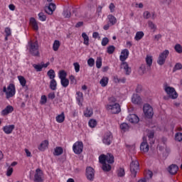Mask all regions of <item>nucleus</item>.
Instances as JSON below:
<instances>
[{
  "mask_svg": "<svg viewBox=\"0 0 182 182\" xmlns=\"http://www.w3.org/2000/svg\"><path fill=\"white\" fill-rule=\"evenodd\" d=\"M164 89L166 95H168V97H170V99L175 100L177 99V97H178V94L176 91V89H174V87H173L168 86L167 82H165L164 84Z\"/></svg>",
  "mask_w": 182,
  "mask_h": 182,
  "instance_id": "obj_1",
  "label": "nucleus"
},
{
  "mask_svg": "<svg viewBox=\"0 0 182 182\" xmlns=\"http://www.w3.org/2000/svg\"><path fill=\"white\" fill-rule=\"evenodd\" d=\"M99 161L101 164H106V161L109 164H113L114 163V156L112 154H107V155L101 154L99 156Z\"/></svg>",
  "mask_w": 182,
  "mask_h": 182,
  "instance_id": "obj_2",
  "label": "nucleus"
},
{
  "mask_svg": "<svg viewBox=\"0 0 182 182\" xmlns=\"http://www.w3.org/2000/svg\"><path fill=\"white\" fill-rule=\"evenodd\" d=\"M3 92L4 93H6V99H11V97H14V96H15V93L16 92L15 90V85L10 84V85H9L7 88L6 86H4L3 87Z\"/></svg>",
  "mask_w": 182,
  "mask_h": 182,
  "instance_id": "obj_3",
  "label": "nucleus"
},
{
  "mask_svg": "<svg viewBox=\"0 0 182 182\" xmlns=\"http://www.w3.org/2000/svg\"><path fill=\"white\" fill-rule=\"evenodd\" d=\"M28 50L31 55H32V56H39V46L38 45V41H36L33 43H32V41H30L28 43Z\"/></svg>",
  "mask_w": 182,
  "mask_h": 182,
  "instance_id": "obj_4",
  "label": "nucleus"
},
{
  "mask_svg": "<svg viewBox=\"0 0 182 182\" xmlns=\"http://www.w3.org/2000/svg\"><path fill=\"white\" fill-rule=\"evenodd\" d=\"M140 165L139 164L138 161H132L130 164V171L132 174V177L136 178L137 176V170H139Z\"/></svg>",
  "mask_w": 182,
  "mask_h": 182,
  "instance_id": "obj_5",
  "label": "nucleus"
},
{
  "mask_svg": "<svg viewBox=\"0 0 182 182\" xmlns=\"http://www.w3.org/2000/svg\"><path fill=\"white\" fill-rule=\"evenodd\" d=\"M143 112L144 113V115L147 117V119H151V117L154 116V112L153 111V107L149 104H145L144 105Z\"/></svg>",
  "mask_w": 182,
  "mask_h": 182,
  "instance_id": "obj_6",
  "label": "nucleus"
},
{
  "mask_svg": "<svg viewBox=\"0 0 182 182\" xmlns=\"http://www.w3.org/2000/svg\"><path fill=\"white\" fill-rule=\"evenodd\" d=\"M168 55H170V51H168V50H164L158 58V65H160V66H163V65L166 63V59H167V56H168Z\"/></svg>",
  "mask_w": 182,
  "mask_h": 182,
  "instance_id": "obj_7",
  "label": "nucleus"
},
{
  "mask_svg": "<svg viewBox=\"0 0 182 182\" xmlns=\"http://www.w3.org/2000/svg\"><path fill=\"white\" fill-rule=\"evenodd\" d=\"M107 109L108 110H111V113H112V114H117L122 111L119 103L108 105Z\"/></svg>",
  "mask_w": 182,
  "mask_h": 182,
  "instance_id": "obj_8",
  "label": "nucleus"
},
{
  "mask_svg": "<svg viewBox=\"0 0 182 182\" xmlns=\"http://www.w3.org/2000/svg\"><path fill=\"white\" fill-rule=\"evenodd\" d=\"M73 150L75 154H81V153L83 151V142H75L73 146Z\"/></svg>",
  "mask_w": 182,
  "mask_h": 182,
  "instance_id": "obj_9",
  "label": "nucleus"
},
{
  "mask_svg": "<svg viewBox=\"0 0 182 182\" xmlns=\"http://www.w3.org/2000/svg\"><path fill=\"white\" fill-rule=\"evenodd\" d=\"M112 141L113 134H112V132L105 133L102 139V143H104V144H106L107 146H110Z\"/></svg>",
  "mask_w": 182,
  "mask_h": 182,
  "instance_id": "obj_10",
  "label": "nucleus"
},
{
  "mask_svg": "<svg viewBox=\"0 0 182 182\" xmlns=\"http://www.w3.org/2000/svg\"><path fill=\"white\" fill-rule=\"evenodd\" d=\"M85 176L89 181H93L95 180V169L92 166L87 167Z\"/></svg>",
  "mask_w": 182,
  "mask_h": 182,
  "instance_id": "obj_11",
  "label": "nucleus"
},
{
  "mask_svg": "<svg viewBox=\"0 0 182 182\" xmlns=\"http://www.w3.org/2000/svg\"><path fill=\"white\" fill-rule=\"evenodd\" d=\"M34 182H43V171L41 168H37L34 174Z\"/></svg>",
  "mask_w": 182,
  "mask_h": 182,
  "instance_id": "obj_12",
  "label": "nucleus"
},
{
  "mask_svg": "<svg viewBox=\"0 0 182 182\" xmlns=\"http://www.w3.org/2000/svg\"><path fill=\"white\" fill-rule=\"evenodd\" d=\"M72 11L73 15H75V16H77V14H76V9H73V7H68L65 9L63 11V16L65 18H70L72 16Z\"/></svg>",
  "mask_w": 182,
  "mask_h": 182,
  "instance_id": "obj_13",
  "label": "nucleus"
},
{
  "mask_svg": "<svg viewBox=\"0 0 182 182\" xmlns=\"http://www.w3.org/2000/svg\"><path fill=\"white\" fill-rule=\"evenodd\" d=\"M120 69H124L125 72V75L127 76L132 73V68L129 66V63L127 62H122L120 65Z\"/></svg>",
  "mask_w": 182,
  "mask_h": 182,
  "instance_id": "obj_14",
  "label": "nucleus"
},
{
  "mask_svg": "<svg viewBox=\"0 0 182 182\" xmlns=\"http://www.w3.org/2000/svg\"><path fill=\"white\" fill-rule=\"evenodd\" d=\"M55 9H56V4L53 3H50L48 6L44 8L45 12L48 15H52Z\"/></svg>",
  "mask_w": 182,
  "mask_h": 182,
  "instance_id": "obj_15",
  "label": "nucleus"
},
{
  "mask_svg": "<svg viewBox=\"0 0 182 182\" xmlns=\"http://www.w3.org/2000/svg\"><path fill=\"white\" fill-rule=\"evenodd\" d=\"M129 52L127 49L122 50L119 56V60H121V62H126V60L129 58Z\"/></svg>",
  "mask_w": 182,
  "mask_h": 182,
  "instance_id": "obj_16",
  "label": "nucleus"
},
{
  "mask_svg": "<svg viewBox=\"0 0 182 182\" xmlns=\"http://www.w3.org/2000/svg\"><path fill=\"white\" fill-rule=\"evenodd\" d=\"M168 171L170 173L172 176H174V174H176L177 171H178V166L176 164H171L168 168Z\"/></svg>",
  "mask_w": 182,
  "mask_h": 182,
  "instance_id": "obj_17",
  "label": "nucleus"
},
{
  "mask_svg": "<svg viewBox=\"0 0 182 182\" xmlns=\"http://www.w3.org/2000/svg\"><path fill=\"white\" fill-rule=\"evenodd\" d=\"M15 129V125H6L3 127V132L6 133V134H11L12 132H14V129Z\"/></svg>",
  "mask_w": 182,
  "mask_h": 182,
  "instance_id": "obj_18",
  "label": "nucleus"
},
{
  "mask_svg": "<svg viewBox=\"0 0 182 182\" xmlns=\"http://www.w3.org/2000/svg\"><path fill=\"white\" fill-rule=\"evenodd\" d=\"M132 102L134 105H140L141 103V97L137 94H134L132 97Z\"/></svg>",
  "mask_w": 182,
  "mask_h": 182,
  "instance_id": "obj_19",
  "label": "nucleus"
},
{
  "mask_svg": "<svg viewBox=\"0 0 182 182\" xmlns=\"http://www.w3.org/2000/svg\"><path fill=\"white\" fill-rule=\"evenodd\" d=\"M12 112H14V107L8 105L4 109L1 111V115L7 116V114H9V113H12Z\"/></svg>",
  "mask_w": 182,
  "mask_h": 182,
  "instance_id": "obj_20",
  "label": "nucleus"
},
{
  "mask_svg": "<svg viewBox=\"0 0 182 182\" xmlns=\"http://www.w3.org/2000/svg\"><path fill=\"white\" fill-rule=\"evenodd\" d=\"M140 150L144 151V153H147L149 151V144H147V141L144 138V141L140 145Z\"/></svg>",
  "mask_w": 182,
  "mask_h": 182,
  "instance_id": "obj_21",
  "label": "nucleus"
},
{
  "mask_svg": "<svg viewBox=\"0 0 182 182\" xmlns=\"http://www.w3.org/2000/svg\"><path fill=\"white\" fill-rule=\"evenodd\" d=\"M49 145V141L48 140H44L38 146V150L41 151H45L46 147Z\"/></svg>",
  "mask_w": 182,
  "mask_h": 182,
  "instance_id": "obj_22",
  "label": "nucleus"
},
{
  "mask_svg": "<svg viewBox=\"0 0 182 182\" xmlns=\"http://www.w3.org/2000/svg\"><path fill=\"white\" fill-rule=\"evenodd\" d=\"M139 117H137V115L132 114L130 115V117H129V121L131 123H137L138 122H139Z\"/></svg>",
  "mask_w": 182,
  "mask_h": 182,
  "instance_id": "obj_23",
  "label": "nucleus"
},
{
  "mask_svg": "<svg viewBox=\"0 0 182 182\" xmlns=\"http://www.w3.org/2000/svg\"><path fill=\"white\" fill-rule=\"evenodd\" d=\"M30 22L31 23V26H32L33 28L35 31H38L39 29V27L38 26V23H36V20L35 19V18L31 17L30 18Z\"/></svg>",
  "mask_w": 182,
  "mask_h": 182,
  "instance_id": "obj_24",
  "label": "nucleus"
},
{
  "mask_svg": "<svg viewBox=\"0 0 182 182\" xmlns=\"http://www.w3.org/2000/svg\"><path fill=\"white\" fill-rule=\"evenodd\" d=\"M53 154H54V156H60L61 154H63V148H62L60 146H57L54 149Z\"/></svg>",
  "mask_w": 182,
  "mask_h": 182,
  "instance_id": "obj_25",
  "label": "nucleus"
},
{
  "mask_svg": "<svg viewBox=\"0 0 182 182\" xmlns=\"http://www.w3.org/2000/svg\"><path fill=\"white\" fill-rule=\"evenodd\" d=\"M144 36V33L143 31H137L136 33L134 39L139 41H141V39H143Z\"/></svg>",
  "mask_w": 182,
  "mask_h": 182,
  "instance_id": "obj_26",
  "label": "nucleus"
},
{
  "mask_svg": "<svg viewBox=\"0 0 182 182\" xmlns=\"http://www.w3.org/2000/svg\"><path fill=\"white\" fill-rule=\"evenodd\" d=\"M55 119L58 123H63L65 122V113L62 112L60 114H58Z\"/></svg>",
  "mask_w": 182,
  "mask_h": 182,
  "instance_id": "obj_27",
  "label": "nucleus"
},
{
  "mask_svg": "<svg viewBox=\"0 0 182 182\" xmlns=\"http://www.w3.org/2000/svg\"><path fill=\"white\" fill-rule=\"evenodd\" d=\"M100 83L102 87H105V86H107V83H109V78L107 77H103L100 80Z\"/></svg>",
  "mask_w": 182,
  "mask_h": 182,
  "instance_id": "obj_28",
  "label": "nucleus"
},
{
  "mask_svg": "<svg viewBox=\"0 0 182 182\" xmlns=\"http://www.w3.org/2000/svg\"><path fill=\"white\" fill-rule=\"evenodd\" d=\"M93 114V109L92 108L87 107L85 112H84V116L85 117H91Z\"/></svg>",
  "mask_w": 182,
  "mask_h": 182,
  "instance_id": "obj_29",
  "label": "nucleus"
},
{
  "mask_svg": "<svg viewBox=\"0 0 182 182\" xmlns=\"http://www.w3.org/2000/svg\"><path fill=\"white\" fill-rule=\"evenodd\" d=\"M57 86L58 83L56 82V80H51L50 82V89H51V90H56Z\"/></svg>",
  "mask_w": 182,
  "mask_h": 182,
  "instance_id": "obj_30",
  "label": "nucleus"
},
{
  "mask_svg": "<svg viewBox=\"0 0 182 182\" xmlns=\"http://www.w3.org/2000/svg\"><path fill=\"white\" fill-rule=\"evenodd\" d=\"M82 38H83L84 39V45H86V46H89V36L86 34V33H82Z\"/></svg>",
  "mask_w": 182,
  "mask_h": 182,
  "instance_id": "obj_31",
  "label": "nucleus"
},
{
  "mask_svg": "<svg viewBox=\"0 0 182 182\" xmlns=\"http://www.w3.org/2000/svg\"><path fill=\"white\" fill-rule=\"evenodd\" d=\"M18 79L20 82V85H21L23 87H25V86H26V80L25 79V77L22 75H19L18 76Z\"/></svg>",
  "mask_w": 182,
  "mask_h": 182,
  "instance_id": "obj_32",
  "label": "nucleus"
},
{
  "mask_svg": "<svg viewBox=\"0 0 182 182\" xmlns=\"http://www.w3.org/2000/svg\"><path fill=\"white\" fill-rule=\"evenodd\" d=\"M108 19L109 21V23L112 25H116V23L117 22V19H116V17H114V16L109 14L108 16Z\"/></svg>",
  "mask_w": 182,
  "mask_h": 182,
  "instance_id": "obj_33",
  "label": "nucleus"
},
{
  "mask_svg": "<svg viewBox=\"0 0 182 182\" xmlns=\"http://www.w3.org/2000/svg\"><path fill=\"white\" fill-rule=\"evenodd\" d=\"M60 46V42L58 40H55L53 44V50L55 52L58 51Z\"/></svg>",
  "mask_w": 182,
  "mask_h": 182,
  "instance_id": "obj_34",
  "label": "nucleus"
},
{
  "mask_svg": "<svg viewBox=\"0 0 182 182\" xmlns=\"http://www.w3.org/2000/svg\"><path fill=\"white\" fill-rule=\"evenodd\" d=\"M146 65H148V69H150V68H151V65H153V58L151 56L147 55L146 58Z\"/></svg>",
  "mask_w": 182,
  "mask_h": 182,
  "instance_id": "obj_35",
  "label": "nucleus"
},
{
  "mask_svg": "<svg viewBox=\"0 0 182 182\" xmlns=\"http://www.w3.org/2000/svg\"><path fill=\"white\" fill-rule=\"evenodd\" d=\"M76 100L78 102L79 105H80V102H83V93L80 92H77Z\"/></svg>",
  "mask_w": 182,
  "mask_h": 182,
  "instance_id": "obj_36",
  "label": "nucleus"
},
{
  "mask_svg": "<svg viewBox=\"0 0 182 182\" xmlns=\"http://www.w3.org/2000/svg\"><path fill=\"white\" fill-rule=\"evenodd\" d=\"M63 87H68L69 86V80L68 78H63L60 80Z\"/></svg>",
  "mask_w": 182,
  "mask_h": 182,
  "instance_id": "obj_37",
  "label": "nucleus"
},
{
  "mask_svg": "<svg viewBox=\"0 0 182 182\" xmlns=\"http://www.w3.org/2000/svg\"><path fill=\"white\" fill-rule=\"evenodd\" d=\"M47 75H48V77H49L51 80H53V79H55V70H52V69L49 70L48 71V73H47Z\"/></svg>",
  "mask_w": 182,
  "mask_h": 182,
  "instance_id": "obj_38",
  "label": "nucleus"
},
{
  "mask_svg": "<svg viewBox=\"0 0 182 182\" xmlns=\"http://www.w3.org/2000/svg\"><path fill=\"white\" fill-rule=\"evenodd\" d=\"M102 170L103 171H110L112 170V166L107 164V163L102 164Z\"/></svg>",
  "mask_w": 182,
  "mask_h": 182,
  "instance_id": "obj_39",
  "label": "nucleus"
},
{
  "mask_svg": "<svg viewBox=\"0 0 182 182\" xmlns=\"http://www.w3.org/2000/svg\"><path fill=\"white\" fill-rule=\"evenodd\" d=\"M58 76H59V79H60V80L62 79H66V76H68V73H66L65 72V70H62L59 72L58 73Z\"/></svg>",
  "mask_w": 182,
  "mask_h": 182,
  "instance_id": "obj_40",
  "label": "nucleus"
},
{
  "mask_svg": "<svg viewBox=\"0 0 182 182\" xmlns=\"http://www.w3.org/2000/svg\"><path fill=\"white\" fill-rule=\"evenodd\" d=\"M120 129L122 132H128L129 131V124L127 123H122L120 125Z\"/></svg>",
  "mask_w": 182,
  "mask_h": 182,
  "instance_id": "obj_41",
  "label": "nucleus"
},
{
  "mask_svg": "<svg viewBox=\"0 0 182 182\" xmlns=\"http://www.w3.org/2000/svg\"><path fill=\"white\" fill-rule=\"evenodd\" d=\"M116 48L114 46H109L107 48V52L109 53V55H112V53H114Z\"/></svg>",
  "mask_w": 182,
  "mask_h": 182,
  "instance_id": "obj_42",
  "label": "nucleus"
},
{
  "mask_svg": "<svg viewBox=\"0 0 182 182\" xmlns=\"http://www.w3.org/2000/svg\"><path fill=\"white\" fill-rule=\"evenodd\" d=\"M33 68H34L37 72H42V69H43L42 64H33Z\"/></svg>",
  "mask_w": 182,
  "mask_h": 182,
  "instance_id": "obj_43",
  "label": "nucleus"
},
{
  "mask_svg": "<svg viewBox=\"0 0 182 182\" xmlns=\"http://www.w3.org/2000/svg\"><path fill=\"white\" fill-rule=\"evenodd\" d=\"M124 174H125L124 168H119L117 170V176H118V177H124Z\"/></svg>",
  "mask_w": 182,
  "mask_h": 182,
  "instance_id": "obj_44",
  "label": "nucleus"
},
{
  "mask_svg": "<svg viewBox=\"0 0 182 182\" xmlns=\"http://www.w3.org/2000/svg\"><path fill=\"white\" fill-rule=\"evenodd\" d=\"M144 73H146V65L142 64L139 67V75L142 76V75H144Z\"/></svg>",
  "mask_w": 182,
  "mask_h": 182,
  "instance_id": "obj_45",
  "label": "nucleus"
},
{
  "mask_svg": "<svg viewBox=\"0 0 182 182\" xmlns=\"http://www.w3.org/2000/svg\"><path fill=\"white\" fill-rule=\"evenodd\" d=\"M88 124L90 127H96L97 125V122L95 119H92L89 121Z\"/></svg>",
  "mask_w": 182,
  "mask_h": 182,
  "instance_id": "obj_46",
  "label": "nucleus"
},
{
  "mask_svg": "<svg viewBox=\"0 0 182 182\" xmlns=\"http://www.w3.org/2000/svg\"><path fill=\"white\" fill-rule=\"evenodd\" d=\"M174 49L177 53H182V46L181 44H176Z\"/></svg>",
  "mask_w": 182,
  "mask_h": 182,
  "instance_id": "obj_47",
  "label": "nucleus"
},
{
  "mask_svg": "<svg viewBox=\"0 0 182 182\" xmlns=\"http://www.w3.org/2000/svg\"><path fill=\"white\" fill-rule=\"evenodd\" d=\"M12 173H14V168H12L11 166H9L6 173L7 177H11V176H12Z\"/></svg>",
  "mask_w": 182,
  "mask_h": 182,
  "instance_id": "obj_48",
  "label": "nucleus"
},
{
  "mask_svg": "<svg viewBox=\"0 0 182 182\" xmlns=\"http://www.w3.org/2000/svg\"><path fill=\"white\" fill-rule=\"evenodd\" d=\"M175 140L176 141H182V133L181 132H177L175 134Z\"/></svg>",
  "mask_w": 182,
  "mask_h": 182,
  "instance_id": "obj_49",
  "label": "nucleus"
},
{
  "mask_svg": "<svg viewBox=\"0 0 182 182\" xmlns=\"http://www.w3.org/2000/svg\"><path fill=\"white\" fill-rule=\"evenodd\" d=\"M96 67L97 69H100L102 68V58L98 57L96 60Z\"/></svg>",
  "mask_w": 182,
  "mask_h": 182,
  "instance_id": "obj_50",
  "label": "nucleus"
},
{
  "mask_svg": "<svg viewBox=\"0 0 182 182\" xmlns=\"http://www.w3.org/2000/svg\"><path fill=\"white\" fill-rule=\"evenodd\" d=\"M182 69V65L180 63H177L173 67V72H176V70H181Z\"/></svg>",
  "mask_w": 182,
  "mask_h": 182,
  "instance_id": "obj_51",
  "label": "nucleus"
},
{
  "mask_svg": "<svg viewBox=\"0 0 182 182\" xmlns=\"http://www.w3.org/2000/svg\"><path fill=\"white\" fill-rule=\"evenodd\" d=\"M147 136L149 140H153V139H154V130L149 131Z\"/></svg>",
  "mask_w": 182,
  "mask_h": 182,
  "instance_id": "obj_52",
  "label": "nucleus"
},
{
  "mask_svg": "<svg viewBox=\"0 0 182 182\" xmlns=\"http://www.w3.org/2000/svg\"><path fill=\"white\" fill-rule=\"evenodd\" d=\"M47 102L48 97H46V95H42L40 101L41 105H46Z\"/></svg>",
  "mask_w": 182,
  "mask_h": 182,
  "instance_id": "obj_53",
  "label": "nucleus"
},
{
  "mask_svg": "<svg viewBox=\"0 0 182 182\" xmlns=\"http://www.w3.org/2000/svg\"><path fill=\"white\" fill-rule=\"evenodd\" d=\"M69 79L70 81V85H76V83L77 82L74 75H70Z\"/></svg>",
  "mask_w": 182,
  "mask_h": 182,
  "instance_id": "obj_54",
  "label": "nucleus"
},
{
  "mask_svg": "<svg viewBox=\"0 0 182 182\" xmlns=\"http://www.w3.org/2000/svg\"><path fill=\"white\" fill-rule=\"evenodd\" d=\"M73 66L76 73H78V72L80 70V65H79V63H74Z\"/></svg>",
  "mask_w": 182,
  "mask_h": 182,
  "instance_id": "obj_55",
  "label": "nucleus"
},
{
  "mask_svg": "<svg viewBox=\"0 0 182 182\" xmlns=\"http://www.w3.org/2000/svg\"><path fill=\"white\" fill-rule=\"evenodd\" d=\"M38 18L40 21H46V16H45V14L42 12L38 14Z\"/></svg>",
  "mask_w": 182,
  "mask_h": 182,
  "instance_id": "obj_56",
  "label": "nucleus"
},
{
  "mask_svg": "<svg viewBox=\"0 0 182 182\" xmlns=\"http://www.w3.org/2000/svg\"><path fill=\"white\" fill-rule=\"evenodd\" d=\"M87 65L88 66H90V68H92V66L95 65V59L90 58L87 60Z\"/></svg>",
  "mask_w": 182,
  "mask_h": 182,
  "instance_id": "obj_57",
  "label": "nucleus"
},
{
  "mask_svg": "<svg viewBox=\"0 0 182 182\" xmlns=\"http://www.w3.org/2000/svg\"><path fill=\"white\" fill-rule=\"evenodd\" d=\"M101 43L102 46H106L109 43V38L107 37L103 38Z\"/></svg>",
  "mask_w": 182,
  "mask_h": 182,
  "instance_id": "obj_58",
  "label": "nucleus"
},
{
  "mask_svg": "<svg viewBox=\"0 0 182 182\" xmlns=\"http://www.w3.org/2000/svg\"><path fill=\"white\" fill-rule=\"evenodd\" d=\"M4 32L6 33V36H11L12 35V32L11 31V29L9 27H6L4 30Z\"/></svg>",
  "mask_w": 182,
  "mask_h": 182,
  "instance_id": "obj_59",
  "label": "nucleus"
},
{
  "mask_svg": "<svg viewBox=\"0 0 182 182\" xmlns=\"http://www.w3.org/2000/svg\"><path fill=\"white\" fill-rule=\"evenodd\" d=\"M148 26L150 28V29H156V25L152 23V21H149L148 22Z\"/></svg>",
  "mask_w": 182,
  "mask_h": 182,
  "instance_id": "obj_60",
  "label": "nucleus"
},
{
  "mask_svg": "<svg viewBox=\"0 0 182 182\" xmlns=\"http://www.w3.org/2000/svg\"><path fill=\"white\" fill-rule=\"evenodd\" d=\"M151 16V14H150V12L149 11H144V18L145 19H149Z\"/></svg>",
  "mask_w": 182,
  "mask_h": 182,
  "instance_id": "obj_61",
  "label": "nucleus"
},
{
  "mask_svg": "<svg viewBox=\"0 0 182 182\" xmlns=\"http://www.w3.org/2000/svg\"><path fill=\"white\" fill-rule=\"evenodd\" d=\"M48 99H50L51 100H53L55 97H56V95H55V92H50L48 95Z\"/></svg>",
  "mask_w": 182,
  "mask_h": 182,
  "instance_id": "obj_62",
  "label": "nucleus"
},
{
  "mask_svg": "<svg viewBox=\"0 0 182 182\" xmlns=\"http://www.w3.org/2000/svg\"><path fill=\"white\" fill-rule=\"evenodd\" d=\"M135 90L136 93H141V90H143V87H141V85H137Z\"/></svg>",
  "mask_w": 182,
  "mask_h": 182,
  "instance_id": "obj_63",
  "label": "nucleus"
},
{
  "mask_svg": "<svg viewBox=\"0 0 182 182\" xmlns=\"http://www.w3.org/2000/svg\"><path fill=\"white\" fill-rule=\"evenodd\" d=\"M108 100L109 103H116V99L114 98V97H109Z\"/></svg>",
  "mask_w": 182,
  "mask_h": 182,
  "instance_id": "obj_64",
  "label": "nucleus"
}]
</instances>
